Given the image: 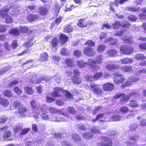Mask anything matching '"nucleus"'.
I'll return each mask as SVG.
<instances>
[{"label":"nucleus","instance_id":"f257e3e1","mask_svg":"<svg viewBox=\"0 0 146 146\" xmlns=\"http://www.w3.org/2000/svg\"><path fill=\"white\" fill-rule=\"evenodd\" d=\"M37 110H36L34 115V117L35 119H36L38 118V115L40 114V111L42 113L41 115V117L42 119L43 120H50L52 121H62L66 120L63 119H60L56 117V114H51L49 115L48 114V113L46 112V106H42V108L39 107V108H37Z\"/></svg>","mask_w":146,"mask_h":146},{"label":"nucleus","instance_id":"f03ea898","mask_svg":"<svg viewBox=\"0 0 146 146\" xmlns=\"http://www.w3.org/2000/svg\"><path fill=\"white\" fill-rule=\"evenodd\" d=\"M54 92L52 93V96L54 97H58L60 96L59 93L62 92L65 94L66 96L69 98H72L73 96L68 92L64 90L62 88L56 87L54 89Z\"/></svg>","mask_w":146,"mask_h":146},{"label":"nucleus","instance_id":"7ed1b4c3","mask_svg":"<svg viewBox=\"0 0 146 146\" xmlns=\"http://www.w3.org/2000/svg\"><path fill=\"white\" fill-rule=\"evenodd\" d=\"M48 110L50 113H56L58 114V115H57L56 114H55L56 115V118L60 119H64L66 120L64 121H66L67 120V117L64 114V113L63 111V109L58 110L54 108L50 107L48 108Z\"/></svg>","mask_w":146,"mask_h":146},{"label":"nucleus","instance_id":"20e7f679","mask_svg":"<svg viewBox=\"0 0 146 146\" xmlns=\"http://www.w3.org/2000/svg\"><path fill=\"white\" fill-rule=\"evenodd\" d=\"M10 7L5 6L3 10H0V15L3 19L5 18V21L7 23H12L13 22V20L11 17L6 14V12L10 9Z\"/></svg>","mask_w":146,"mask_h":146},{"label":"nucleus","instance_id":"39448f33","mask_svg":"<svg viewBox=\"0 0 146 146\" xmlns=\"http://www.w3.org/2000/svg\"><path fill=\"white\" fill-rule=\"evenodd\" d=\"M90 87L93 92L96 95L99 96L102 94V91L97 85L94 83H92L90 84Z\"/></svg>","mask_w":146,"mask_h":146},{"label":"nucleus","instance_id":"423d86ee","mask_svg":"<svg viewBox=\"0 0 146 146\" xmlns=\"http://www.w3.org/2000/svg\"><path fill=\"white\" fill-rule=\"evenodd\" d=\"M113 80L116 84H120L124 82V78L122 75L118 73H116L114 74Z\"/></svg>","mask_w":146,"mask_h":146},{"label":"nucleus","instance_id":"0eeeda50","mask_svg":"<svg viewBox=\"0 0 146 146\" xmlns=\"http://www.w3.org/2000/svg\"><path fill=\"white\" fill-rule=\"evenodd\" d=\"M120 50L121 53L128 54L133 52V49L131 47H128L126 46H123L120 47Z\"/></svg>","mask_w":146,"mask_h":146},{"label":"nucleus","instance_id":"6e6552de","mask_svg":"<svg viewBox=\"0 0 146 146\" xmlns=\"http://www.w3.org/2000/svg\"><path fill=\"white\" fill-rule=\"evenodd\" d=\"M123 95L121 96V101L122 102H127L128 101L130 98L132 97V98H133V96L135 97L136 98H138L139 96V95L135 93H130L129 95H127V96L124 95V94H123Z\"/></svg>","mask_w":146,"mask_h":146},{"label":"nucleus","instance_id":"1a4fd4ad","mask_svg":"<svg viewBox=\"0 0 146 146\" xmlns=\"http://www.w3.org/2000/svg\"><path fill=\"white\" fill-rule=\"evenodd\" d=\"M102 143L98 144V146H111L112 142L108 138L104 137L102 138Z\"/></svg>","mask_w":146,"mask_h":146},{"label":"nucleus","instance_id":"9d476101","mask_svg":"<svg viewBox=\"0 0 146 146\" xmlns=\"http://www.w3.org/2000/svg\"><path fill=\"white\" fill-rule=\"evenodd\" d=\"M112 25L113 28L118 29L120 26H121L123 27L128 28L130 26V24L128 23H127L126 24H121L119 21H116Z\"/></svg>","mask_w":146,"mask_h":146},{"label":"nucleus","instance_id":"9b49d317","mask_svg":"<svg viewBox=\"0 0 146 146\" xmlns=\"http://www.w3.org/2000/svg\"><path fill=\"white\" fill-rule=\"evenodd\" d=\"M84 53L86 55L89 56H93L96 54L95 51L91 48H85L84 50Z\"/></svg>","mask_w":146,"mask_h":146},{"label":"nucleus","instance_id":"f8f14e48","mask_svg":"<svg viewBox=\"0 0 146 146\" xmlns=\"http://www.w3.org/2000/svg\"><path fill=\"white\" fill-rule=\"evenodd\" d=\"M114 87L113 84L110 83H107L103 85V88L104 90L106 91H111Z\"/></svg>","mask_w":146,"mask_h":146},{"label":"nucleus","instance_id":"ddd939ff","mask_svg":"<svg viewBox=\"0 0 146 146\" xmlns=\"http://www.w3.org/2000/svg\"><path fill=\"white\" fill-rule=\"evenodd\" d=\"M113 62H111V63H109L106 66V68L109 70H113L119 69L120 66L115 63L113 64Z\"/></svg>","mask_w":146,"mask_h":146},{"label":"nucleus","instance_id":"4468645a","mask_svg":"<svg viewBox=\"0 0 146 146\" xmlns=\"http://www.w3.org/2000/svg\"><path fill=\"white\" fill-rule=\"evenodd\" d=\"M139 80V78L137 77H129L127 82L125 83L124 86H129L132 84L131 82H135L138 81Z\"/></svg>","mask_w":146,"mask_h":146},{"label":"nucleus","instance_id":"2eb2a0df","mask_svg":"<svg viewBox=\"0 0 146 146\" xmlns=\"http://www.w3.org/2000/svg\"><path fill=\"white\" fill-rule=\"evenodd\" d=\"M48 54L46 52H44L42 53L40 55L39 60L41 61L47 60H48Z\"/></svg>","mask_w":146,"mask_h":146},{"label":"nucleus","instance_id":"dca6fc26","mask_svg":"<svg viewBox=\"0 0 146 146\" xmlns=\"http://www.w3.org/2000/svg\"><path fill=\"white\" fill-rule=\"evenodd\" d=\"M60 7L58 3L56 4L53 7L52 11L53 12L56 13V15L58 14V13L60 11Z\"/></svg>","mask_w":146,"mask_h":146},{"label":"nucleus","instance_id":"f3484780","mask_svg":"<svg viewBox=\"0 0 146 146\" xmlns=\"http://www.w3.org/2000/svg\"><path fill=\"white\" fill-rule=\"evenodd\" d=\"M121 63L123 64H126L131 63L132 62V60L131 58H124L121 60Z\"/></svg>","mask_w":146,"mask_h":146},{"label":"nucleus","instance_id":"a211bd4d","mask_svg":"<svg viewBox=\"0 0 146 146\" xmlns=\"http://www.w3.org/2000/svg\"><path fill=\"white\" fill-rule=\"evenodd\" d=\"M9 104V101L5 98H1L0 100V104L5 107L7 106Z\"/></svg>","mask_w":146,"mask_h":146},{"label":"nucleus","instance_id":"6ab92c4d","mask_svg":"<svg viewBox=\"0 0 146 146\" xmlns=\"http://www.w3.org/2000/svg\"><path fill=\"white\" fill-rule=\"evenodd\" d=\"M72 80L73 82L77 84H80L82 82L81 79L78 77H72Z\"/></svg>","mask_w":146,"mask_h":146},{"label":"nucleus","instance_id":"aec40b11","mask_svg":"<svg viewBox=\"0 0 146 146\" xmlns=\"http://www.w3.org/2000/svg\"><path fill=\"white\" fill-rule=\"evenodd\" d=\"M73 30V28L70 25H68L64 27V31L66 33H69Z\"/></svg>","mask_w":146,"mask_h":146},{"label":"nucleus","instance_id":"412c9836","mask_svg":"<svg viewBox=\"0 0 146 146\" xmlns=\"http://www.w3.org/2000/svg\"><path fill=\"white\" fill-rule=\"evenodd\" d=\"M60 38L62 43H64L67 41L68 37L67 36L62 34L60 36Z\"/></svg>","mask_w":146,"mask_h":146},{"label":"nucleus","instance_id":"4be33fe9","mask_svg":"<svg viewBox=\"0 0 146 146\" xmlns=\"http://www.w3.org/2000/svg\"><path fill=\"white\" fill-rule=\"evenodd\" d=\"M117 51L115 50L111 49L108 51V55L110 56H114L117 54Z\"/></svg>","mask_w":146,"mask_h":146},{"label":"nucleus","instance_id":"5701e85b","mask_svg":"<svg viewBox=\"0 0 146 146\" xmlns=\"http://www.w3.org/2000/svg\"><path fill=\"white\" fill-rule=\"evenodd\" d=\"M135 58L138 60H143L146 58L145 56L142 54H139L135 55Z\"/></svg>","mask_w":146,"mask_h":146},{"label":"nucleus","instance_id":"b1692460","mask_svg":"<svg viewBox=\"0 0 146 146\" xmlns=\"http://www.w3.org/2000/svg\"><path fill=\"white\" fill-rule=\"evenodd\" d=\"M121 69L124 72H129L132 70V67L130 66H125L122 67H120Z\"/></svg>","mask_w":146,"mask_h":146},{"label":"nucleus","instance_id":"393cba45","mask_svg":"<svg viewBox=\"0 0 146 146\" xmlns=\"http://www.w3.org/2000/svg\"><path fill=\"white\" fill-rule=\"evenodd\" d=\"M129 105L130 107L135 108L138 107V104L135 101L131 100L129 102Z\"/></svg>","mask_w":146,"mask_h":146},{"label":"nucleus","instance_id":"a878e982","mask_svg":"<svg viewBox=\"0 0 146 146\" xmlns=\"http://www.w3.org/2000/svg\"><path fill=\"white\" fill-rule=\"evenodd\" d=\"M96 62L92 59H89L87 64L92 68L96 65Z\"/></svg>","mask_w":146,"mask_h":146},{"label":"nucleus","instance_id":"bb28decb","mask_svg":"<svg viewBox=\"0 0 146 146\" xmlns=\"http://www.w3.org/2000/svg\"><path fill=\"white\" fill-rule=\"evenodd\" d=\"M108 42L109 43L111 44H113L116 43L117 40L113 39L112 38L110 37L106 40L105 42Z\"/></svg>","mask_w":146,"mask_h":146},{"label":"nucleus","instance_id":"cd10ccee","mask_svg":"<svg viewBox=\"0 0 146 146\" xmlns=\"http://www.w3.org/2000/svg\"><path fill=\"white\" fill-rule=\"evenodd\" d=\"M142 11L144 13H141L140 14L139 18L141 19L145 20L146 18V15L145 14H146V8L143 9Z\"/></svg>","mask_w":146,"mask_h":146},{"label":"nucleus","instance_id":"c85d7f7f","mask_svg":"<svg viewBox=\"0 0 146 146\" xmlns=\"http://www.w3.org/2000/svg\"><path fill=\"white\" fill-rule=\"evenodd\" d=\"M10 33L13 35H17L19 34V30L16 28L11 29L10 31Z\"/></svg>","mask_w":146,"mask_h":146},{"label":"nucleus","instance_id":"c756f323","mask_svg":"<svg viewBox=\"0 0 146 146\" xmlns=\"http://www.w3.org/2000/svg\"><path fill=\"white\" fill-rule=\"evenodd\" d=\"M77 24L78 26L81 27H86L87 26V24L84 23V21L82 19L79 20Z\"/></svg>","mask_w":146,"mask_h":146},{"label":"nucleus","instance_id":"7c9ffc66","mask_svg":"<svg viewBox=\"0 0 146 146\" xmlns=\"http://www.w3.org/2000/svg\"><path fill=\"white\" fill-rule=\"evenodd\" d=\"M38 16L37 15H30L28 17V19L31 21H33L38 19Z\"/></svg>","mask_w":146,"mask_h":146},{"label":"nucleus","instance_id":"2f4dec72","mask_svg":"<svg viewBox=\"0 0 146 146\" xmlns=\"http://www.w3.org/2000/svg\"><path fill=\"white\" fill-rule=\"evenodd\" d=\"M93 136L92 134H91L90 132H86L82 135L83 137L87 139H91Z\"/></svg>","mask_w":146,"mask_h":146},{"label":"nucleus","instance_id":"473e14b6","mask_svg":"<svg viewBox=\"0 0 146 146\" xmlns=\"http://www.w3.org/2000/svg\"><path fill=\"white\" fill-rule=\"evenodd\" d=\"M3 93L5 96L7 97H10L13 96V93L10 90H5L3 92Z\"/></svg>","mask_w":146,"mask_h":146},{"label":"nucleus","instance_id":"72a5a7b5","mask_svg":"<svg viewBox=\"0 0 146 146\" xmlns=\"http://www.w3.org/2000/svg\"><path fill=\"white\" fill-rule=\"evenodd\" d=\"M77 63L78 66L80 68H83L84 67L87 63L86 62L83 61L82 60L78 61Z\"/></svg>","mask_w":146,"mask_h":146},{"label":"nucleus","instance_id":"f704fd0d","mask_svg":"<svg viewBox=\"0 0 146 146\" xmlns=\"http://www.w3.org/2000/svg\"><path fill=\"white\" fill-rule=\"evenodd\" d=\"M47 11L45 7H41L39 9V13L41 15H44Z\"/></svg>","mask_w":146,"mask_h":146},{"label":"nucleus","instance_id":"c9c22d12","mask_svg":"<svg viewBox=\"0 0 146 146\" xmlns=\"http://www.w3.org/2000/svg\"><path fill=\"white\" fill-rule=\"evenodd\" d=\"M106 48L105 46L103 44L99 45L97 48V50L98 52H101L105 50Z\"/></svg>","mask_w":146,"mask_h":146},{"label":"nucleus","instance_id":"e433bc0d","mask_svg":"<svg viewBox=\"0 0 146 146\" xmlns=\"http://www.w3.org/2000/svg\"><path fill=\"white\" fill-rule=\"evenodd\" d=\"M11 135V132L8 131L5 133L3 136V137L5 140L7 141L10 140V139H8V138L10 137Z\"/></svg>","mask_w":146,"mask_h":146},{"label":"nucleus","instance_id":"4c0bfd02","mask_svg":"<svg viewBox=\"0 0 146 146\" xmlns=\"http://www.w3.org/2000/svg\"><path fill=\"white\" fill-rule=\"evenodd\" d=\"M65 62L66 64L68 66H71L73 63V60L70 58L66 59L65 60Z\"/></svg>","mask_w":146,"mask_h":146},{"label":"nucleus","instance_id":"58836bf2","mask_svg":"<svg viewBox=\"0 0 146 146\" xmlns=\"http://www.w3.org/2000/svg\"><path fill=\"white\" fill-rule=\"evenodd\" d=\"M72 137L77 143H78V142H79L81 140V139L79 136L76 134L73 135H72Z\"/></svg>","mask_w":146,"mask_h":146},{"label":"nucleus","instance_id":"ea45409f","mask_svg":"<svg viewBox=\"0 0 146 146\" xmlns=\"http://www.w3.org/2000/svg\"><path fill=\"white\" fill-rule=\"evenodd\" d=\"M25 91L29 94L31 95L34 92L31 88L28 87H26L25 88Z\"/></svg>","mask_w":146,"mask_h":146},{"label":"nucleus","instance_id":"a19ab883","mask_svg":"<svg viewBox=\"0 0 146 146\" xmlns=\"http://www.w3.org/2000/svg\"><path fill=\"white\" fill-rule=\"evenodd\" d=\"M13 90L14 92L18 94V95H20L22 93V91L20 88L18 87H15L13 88Z\"/></svg>","mask_w":146,"mask_h":146},{"label":"nucleus","instance_id":"79ce46f5","mask_svg":"<svg viewBox=\"0 0 146 146\" xmlns=\"http://www.w3.org/2000/svg\"><path fill=\"white\" fill-rule=\"evenodd\" d=\"M146 73V68H144L143 69H141L136 72H135L134 74L136 76H138L141 73Z\"/></svg>","mask_w":146,"mask_h":146},{"label":"nucleus","instance_id":"37998d69","mask_svg":"<svg viewBox=\"0 0 146 146\" xmlns=\"http://www.w3.org/2000/svg\"><path fill=\"white\" fill-rule=\"evenodd\" d=\"M28 28L27 27L20 26L19 27V30L22 33H26L28 31Z\"/></svg>","mask_w":146,"mask_h":146},{"label":"nucleus","instance_id":"c03bdc74","mask_svg":"<svg viewBox=\"0 0 146 146\" xmlns=\"http://www.w3.org/2000/svg\"><path fill=\"white\" fill-rule=\"evenodd\" d=\"M33 44V41L32 40H31L23 44V46L26 47H31L32 45Z\"/></svg>","mask_w":146,"mask_h":146},{"label":"nucleus","instance_id":"a18cd8bd","mask_svg":"<svg viewBox=\"0 0 146 146\" xmlns=\"http://www.w3.org/2000/svg\"><path fill=\"white\" fill-rule=\"evenodd\" d=\"M126 9L130 11L134 12L138 11L139 9V8L138 7H127Z\"/></svg>","mask_w":146,"mask_h":146},{"label":"nucleus","instance_id":"49530a36","mask_svg":"<svg viewBox=\"0 0 146 146\" xmlns=\"http://www.w3.org/2000/svg\"><path fill=\"white\" fill-rule=\"evenodd\" d=\"M27 111L26 109L23 105L19 107L18 111L19 113H23Z\"/></svg>","mask_w":146,"mask_h":146},{"label":"nucleus","instance_id":"de8ad7c7","mask_svg":"<svg viewBox=\"0 0 146 146\" xmlns=\"http://www.w3.org/2000/svg\"><path fill=\"white\" fill-rule=\"evenodd\" d=\"M128 19L131 21H135L137 19V18L134 15H130L128 17Z\"/></svg>","mask_w":146,"mask_h":146},{"label":"nucleus","instance_id":"09e8293b","mask_svg":"<svg viewBox=\"0 0 146 146\" xmlns=\"http://www.w3.org/2000/svg\"><path fill=\"white\" fill-rule=\"evenodd\" d=\"M129 109L125 106H123L121 107L120 109V111L122 113H126L129 111Z\"/></svg>","mask_w":146,"mask_h":146},{"label":"nucleus","instance_id":"8fccbe9b","mask_svg":"<svg viewBox=\"0 0 146 146\" xmlns=\"http://www.w3.org/2000/svg\"><path fill=\"white\" fill-rule=\"evenodd\" d=\"M60 52L61 54L64 55H67L69 54V52L66 49L64 48H63L61 49Z\"/></svg>","mask_w":146,"mask_h":146},{"label":"nucleus","instance_id":"3c124183","mask_svg":"<svg viewBox=\"0 0 146 146\" xmlns=\"http://www.w3.org/2000/svg\"><path fill=\"white\" fill-rule=\"evenodd\" d=\"M13 105L14 107H18L19 108V107H21L22 105L21 104L19 101H16L14 102Z\"/></svg>","mask_w":146,"mask_h":146},{"label":"nucleus","instance_id":"603ef678","mask_svg":"<svg viewBox=\"0 0 146 146\" xmlns=\"http://www.w3.org/2000/svg\"><path fill=\"white\" fill-rule=\"evenodd\" d=\"M85 44L90 46H93L95 45V42L91 40H89L85 43Z\"/></svg>","mask_w":146,"mask_h":146},{"label":"nucleus","instance_id":"864d4df0","mask_svg":"<svg viewBox=\"0 0 146 146\" xmlns=\"http://www.w3.org/2000/svg\"><path fill=\"white\" fill-rule=\"evenodd\" d=\"M20 13V12L19 11V8H18L17 9L15 8L11 13V14L12 15H18Z\"/></svg>","mask_w":146,"mask_h":146},{"label":"nucleus","instance_id":"5fc2aeb1","mask_svg":"<svg viewBox=\"0 0 146 146\" xmlns=\"http://www.w3.org/2000/svg\"><path fill=\"white\" fill-rule=\"evenodd\" d=\"M91 131L94 133H100V131L98 129V127L97 126L93 127L91 130Z\"/></svg>","mask_w":146,"mask_h":146},{"label":"nucleus","instance_id":"6e6d98bb","mask_svg":"<svg viewBox=\"0 0 146 146\" xmlns=\"http://www.w3.org/2000/svg\"><path fill=\"white\" fill-rule=\"evenodd\" d=\"M7 118L5 116H0V123H3L6 121Z\"/></svg>","mask_w":146,"mask_h":146},{"label":"nucleus","instance_id":"4d7b16f0","mask_svg":"<svg viewBox=\"0 0 146 146\" xmlns=\"http://www.w3.org/2000/svg\"><path fill=\"white\" fill-rule=\"evenodd\" d=\"M10 69L9 66L6 67L0 70V74H3L5 72L8 70Z\"/></svg>","mask_w":146,"mask_h":146},{"label":"nucleus","instance_id":"13d9d810","mask_svg":"<svg viewBox=\"0 0 146 146\" xmlns=\"http://www.w3.org/2000/svg\"><path fill=\"white\" fill-rule=\"evenodd\" d=\"M102 75L101 72L97 73L95 74L93 76L94 80H96L101 77Z\"/></svg>","mask_w":146,"mask_h":146},{"label":"nucleus","instance_id":"bf43d9fd","mask_svg":"<svg viewBox=\"0 0 146 146\" xmlns=\"http://www.w3.org/2000/svg\"><path fill=\"white\" fill-rule=\"evenodd\" d=\"M74 55L76 57H79L81 56V52L78 50H75L73 52Z\"/></svg>","mask_w":146,"mask_h":146},{"label":"nucleus","instance_id":"052dcab7","mask_svg":"<svg viewBox=\"0 0 146 146\" xmlns=\"http://www.w3.org/2000/svg\"><path fill=\"white\" fill-rule=\"evenodd\" d=\"M68 111L69 113L70 114H74L76 112L74 108L70 107H68Z\"/></svg>","mask_w":146,"mask_h":146},{"label":"nucleus","instance_id":"680f3d73","mask_svg":"<svg viewBox=\"0 0 146 146\" xmlns=\"http://www.w3.org/2000/svg\"><path fill=\"white\" fill-rule=\"evenodd\" d=\"M57 40L56 38H53L52 40L51 44L52 46L54 47L57 45Z\"/></svg>","mask_w":146,"mask_h":146},{"label":"nucleus","instance_id":"e2e57ef3","mask_svg":"<svg viewBox=\"0 0 146 146\" xmlns=\"http://www.w3.org/2000/svg\"><path fill=\"white\" fill-rule=\"evenodd\" d=\"M139 125L142 126H146V119H142L140 121Z\"/></svg>","mask_w":146,"mask_h":146},{"label":"nucleus","instance_id":"0e129e2a","mask_svg":"<svg viewBox=\"0 0 146 146\" xmlns=\"http://www.w3.org/2000/svg\"><path fill=\"white\" fill-rule=\"evenodd\" d=\"M55 99L52 98L46 97V102L48 103H51L54 102L55 100Z\"/></svg>","mask_w":146,"mask_h":146},{"label":"nucleus","instance_id":"69168bd1","mask_svg":"<svg viewBox=\"0 0 146 146\" xmlns=\"http://www.w3.org/2000/svg\"><path fill=\"white\" fill-rule=\"evenodd\" d=\"M102 57L101 55H100L98 56L96 60V62L97 63H100L102 62Z\"/></svg>","mask_w":146,"mask_h":146},{"label":"nucleus","instance_id":"338daca9","mask_svg":"<svg viewBox=\"0 0 146 146\" xmlns=\"http://www.w3.org/2000/svg\"><path fill=\"white\" fill-rule=\"evenodd\" d=\"M11 46L13 48H15L18 46V44L17 43V41L16 40L13 41L12 42Z\"/></svg>","mask_w":146,"mask_h":146},{"label":"nucleus","instance_id":"774afa93","mask_svg":"<svg viewBox=\"0 0 146 146\" xmlns=\"http://www.w3.org/2000/svg\"><path fill=\"white\" fill-rule=\"evenodd\" d=\"M18 83V81L16 80H15L11 81L10 84H9L10 87L15 86Z\"/></svg>","mask_w":146,"mask_h":146}]
</instances>
